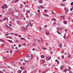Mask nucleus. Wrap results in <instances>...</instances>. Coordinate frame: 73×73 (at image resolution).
Instances as JSON below:
<instances>
[{"mask_svg":"<svg viewBox=\"0 0 73 73\" xmlns=\"http://www.w3.org/2000/svg\"><path fill=\"white\" fill-rule=\"evenodd\" d=\"M8 7V6H7V5L6 4H4L1 7L3 9H5V8H7Z\"/></svg>","mask_w":73,"mask_h":73,"instance_id":"f257e3e1","label":"nucleus"},{"mask_svg":"<svg viewBox=\"0 0 73 73\" xmlns=\"http://www.w3.org/2000/svg\"><path fill=\"white\" fill-rule=\"evenodd\" d=\"M61 17V19H63V20H65V15H62L60 16Z\"/></svg>","mask_w":73,"mask_h":73,"instance_id":"f03ea898","label":"nucleus"},{"mask_svg":"<svg viewBox=\"0 0 73 73\" xmlns=\"http://www.w3.org/2000/svg\"><path fill=\"white\" fill-rule=\"evenodd\" d=\"M38 9H40V8H44V6H43L42 5H41L40 7H38Z\"/></svg>","mask_w":73,"mask_h":73,"instance_id":"7ed1b4c3","label":"nucleus"},{"mask_svg":"<svg viewBox=\"0 0 73 73\" xmlns=\"http://www.w3.org/2000/svg\"><path fill=\"white\" fill-rule=\"evenodd\" d=\"M21 28L23 31H25V30H27V28H25V27H22Z\"/></svg>","mask_w":73,"mask_h":73,"instance_id":"20e7f679","label":"nucleus"},{"mask_svg":"<svg viewBox=\"0 0 73 73\" xmlns=\"http://www.w3.org/2000/svg\"><path fill=\"white\" fill-rule=\"evenodd\" d=\"M64 66L62 65H61L60 68L61 70H63V69H64Z\"/></svg>","mask_w":73,"mask_h":73,"instance_id":"39448f33","label":"nucleus"},{"mask_svg":"<svg viewBox=\"0 0 73 73\" xmlns=\"http://www.w3.org/2000/svg\"><path fill=\"white\" fill-rule=\"evenodd\" d=\"M47 57V58H46V60H48V61H49V60H50L51 58V57Z\"/></svg>","mask_w":73,"mask_h":73,"instance_id":"423d86ee","label":"nucleus"},{"mask_svg":"<svg viewBox=\"0 0 73 73\" xmlns=\"http://www.w3.org/2000/svg\"><path fill=\"white\" fill-rule=\"evenodd\" d=\"M64 9L65 10V11H66L67 12H69V9H68L66 8V9Z\"/></svg>","mask_w":73,"mask_h":73,"instance_id":"0eeeda50","label":"nucleus"},{"mask_svg":"<svg viewBox=\"0 0 73 73\" xmlns=\"http://www.w3.org/2000/svg\"><path fill=\"white\" fill-rule=\"evenodd\" d=\"M62 43H61L60 45H59V46L60 48H62Z\"/></svg>","mask_w":73,"mask_h":73,"instance_id":"6e6552de","label":"nucleus"},{"mask_svg":"<svg viewBox=\"0 0 73 73\" xmlns=\"http://www.w3.org/2000/svg\"><path fill=\"white\" fill-rule=\"evenodd\" d=\"M42 49H43V50H46V49H47V48H44V47L42 46Z\"/></svg>","mask_w":73,"mask_h":73,"instance_id":"1a4fd4ad","label":"nucleus"},{"mask_svg":"<svg viewBox=\"0 0 73 73\" xmlns=\"http://www.w3.org/2000/svg\"><path fill=\"white\" fill-rule=\"evenodd\" d=\"M60 6H65V4L62 3L60 4Z\"/></svg>","mask_w":73,"mask_h":73,"instance_id":"9d476101","label":"nucleus"},{"mask_svg":"<svg viewBox=\"0 0 73 73\" xmlns=\"http://www.w3.org/2000/svg\"><path fill=\"white\" fill-rule=\"evenodd\" d=\"M39 2L40 3H42V0H39Z\"/></svg>","mask_w":73,"mask_h":73,"instance_id":"9b49d317","label":"nucleus"},{"mask_svg":"<svg viewBox=\"0 0 73 73\" xmlns=\"http://www.w3.org/2000/svg\"><path fill=\"white\" fill-rule=\"evenodd\" d=\"M21 72H22V70H18L19 73H21Z\"/></svg>","mask_w":73,"mask_h":73,"instance_id":"f8f14e48","label":"nucleus"},{"mask_svg":"<svg viewBox=\"0 0 73 73\" xmlns=\"http://www.w3.org/2000/svg\"><path fill=\"white\" fill-rule=\"evenodd\" d=\"M64 50H62L61 51V53L62 54H63V53H64Z\"/></svg>","mask_w":73,"mask_h":73,"instance_id":"ddd939ff","label":"nucleus"},{"mask_svg":"<svg viewBox=\"0 0 73 73\" xmlns=\"http://www.w3.org/2000/svg\"><path fill=\"white\" fill-rule=\"evenodd\" d=\"M48 11V10L47 9H45L44 10V12H45L46 13H47V11Z\"/></svg>","mask_w":73,"mask_h":73,"instance_id":"4468645a","label":"nucleus"},{"mask_svg":"<svg viewBox=\"0 0 73 73\" xmlns=\"http://www.w3.org/2000/svg\"><path fill=\"white\" fill-rule=\"evenodd\" d=\"M68 68H69V69L68 70V71H70V70H71V68L70 67H69Z\"/></svg>","mask_w":73,"mask_h":73,"instance_id":"2eb2a0df","label":"nucleus"},{"mask_svg":"<svg viewBox=\"0 0 73 73\" xmlns=\"http://www.w3.org/2000/svg\"><path fill=\"white\" fill-rule=\"evenodd\" d=\"M41 57V58H44L45 57V56H44L43 55H42Z\"/></svg>","mask_w":73,"mask_h":73,"instance_id":"dca6fc26","label":"nucleus"},{"mask_svg":"<svg viewBox=\"0 0 73 73\" xmlns=\"http://www.w3.org/2000/svg\"><path fill=\"white\" fill-rule=\"evenodd\" d=\"M29 24H30V26H31V27H32L33 25H32V23H31V21H30V23Z\"/></svg>","mask_w":73,"mask_h":73,"instance_id":"f3484780","label":"nucleus"},{"mask_svg":"<svg viewBox=\"0 0 73 73\" xmlns=\"http://www.w3.org/2000/svg\"><path fill=\"white\" fill-rule=\"evenodd\" d=\"M5 59H6L7 60H8V59H9V58L8 57H7L6 58H4Z\"/></svg>","mask_w":73,"mask_h":73,"instance_id":"a211bd4d","label":"nucleus"},{"mask_svg":"<svg viewBox=\"0 0 73 73\" xmlns=\"http://www.w3.org/2000/svg\"><path fill=\"white\" fill-rule=\"evenodd\" d=\"M64 24H67V22L66 21H64Z\"/></svg>","mask_w":73,"mask_h":73,"instance_id":"6ab92c4d","label":"nucleus"},{"mask_svg":"<svg viewBox=\"0 0 73 73\" xmlns=\"http://www.w3.org/2000/svg\"><path fill=\"white\" fill-rule=\"evenodd\" d=\"M67 68H66L65 70H64L63 71L64 72H65V73H66V71L67 70Z\"/></svg>","mask_w":73,"mask_h":73,"instance_id":"aec40b11","label":"nucleus"},{"mask_svg":"<svg viewBox=\"0 0 73 73\" xmlns=\"http://www.w3.org/2000/svg\"><path fill=\"white\" fill-rule=\"evenodd\" d=\"M57 32L58 34H59V35H60V34H61V33H60V32H59V31H58H58H57Z\"/></svg>","mask_w":73,"mask_h":73,"instance_id":"412c9836","label":"nucleus"},{"mask_svg":"<svg viewBox=\"0 0 73 73\" xmlns=\"http://www.w3.org/2000/svg\"><path fill=\"white\" fill-rule=\"evenodd\" d=\"M32 45L33 46H36V44L35 43H34Z\"/></svg>","mask_w":73,"mask_h":73,"instance_id":"4be33fe9","label":"nucleus"},{"mask_svg":"<svg viewBox=\"0 0 73 73\" xmlns=\"http://www.w3.org/2000/svg\"><path fill=\"white\" fill-rule=\"evenodd\" d=\"M21 40H25V39L23 38H21Z\"/></svg>","mask_w":73,"mask_h":73,"instance_id":"5701e85b","label":"nucleus"},{"mask_svg":"<svg viewBox=\"0 0 73 73\" xmlns=\"http://www.w3.org/2000/svg\"><path fill=\"white\" fill-rule=\"evenodd\" d=\"M46 33L47 35H50V34H49L48 33L46 32Z\"/></svg>","mask_w":73,"mask_h":73,"instance_id":"b1692460","label":"nucleus"},{"mask_svg":"<svg viewBox=\"0 0 73 73\" xmlns=\"http://www.w3.org/2000/svg\"><path fill=\"white\" fill-rule=\"evenodd\" d=\"M8 35H9V34H8V33H6L5 35V36H8Z\"/></svg>","mask_w":73,"mask_h":73,"instance_id":"393cba45","label":"nucleus"},{"mask_svg":"<svg viewBox=\"0 0 73 73\" xmlns=\"http://www.w3.org/2000/svg\"><path fill=\"white\" fill-rule=\"evenodd\" d=\"M31 58L32 59L33 57V54H31Z\"/></svg>","mask_w":73,"mask_h":73,"instance_id":"a878e982","label":"nucleus"},{"mask_svg":"<svg viewBox=\"0 0 73 73\" xmlns=\"http://www.w3.org/2000/svg\"><path fill=\"white\" fill-rule=\"evenodd\" d=\"M23 14H21L20 15V16L21 17H23Z\"/></svg>","mask_w":73,"mask_h":73,"instance_id":"bb28decb","label":"nucleus"},{"mask_svg":"<svg viewBox=\"0 0 73 73\" xmlns=\"http://www.w3.org/2000/svg\"><path fill=\"white\" fill-rule=\"evenodd\" d=\"M27 13H30V11H29V10H27Z\"/></svg>","mask_w":73,"mask_h":73,"instance_id":"cd10ccee","label":"nucleus"},{"mask_svg":"<svg viewBox=\"0 0 73 73\" xmlns=\"http://www.w3.org/2000/svg\"><path fill=\"white\" fill-rule=\"evenodd\" d=\"M22 45H23L24 46H26V44L25 43H23L22 44Z\"/></svg>","mask_w":73,"mask_h":73,"instance_id":"c85d7f7f","label":"nucleus"},{"mask_svg":"<svg viewBox=\"0 0 73 73\" xmlns=\"http://www.w3.org/2000/svg\"><path fill=\"white\" fill-rule=\"evenodd\" d=\"M25 62H29V61H26L25 60Z\"/></svg>","mask_w":73,"mask_h":73,"instance_id":"c756f323","label":"nucleus"},{"mask_svg":"<svg viewBox=\"0 0 73 73\" xmlns=\"http://www.w3.org/2000/svg\"><path fill=\"white\" fill-rule=\"evenodd\" d=\"M20 6H21V8H23V5H21Z\"/></svg>","mask_w":73,"mask_h":73,"instance_id":"7c9ffc66","label":"nucleus"},{"mask_svg":"<svg viewBox=\"0 0 73 73\" xmlns=\"http://www.w3.org/2000/svg\"><path fill=\"white\" fill-rule=\"evenodd\" d=\"M45 63V60H42V64H44Z\"/></svg>","mask_w":73,"mask_h":73,"instance_id":"2f4dec72","label":"nucleus"},{"mask_svg":"<svg viewBox=\"0 0 73 73\" xmlns=\"http://www.w3.org/2000/svg\"><path fill=\"white\" fill-rule=\"evenodd\" d=\"M39 28L40 30V31H42V28L40 27H39Z\"/></svg>","mask_w":73,"mask_h":73,"instance_id":"473e14b6","label":"nucleus"},{"mask_svg":"<svg viewBox=\"0 0 73 73\" xmlns=\"http://www.w3.org/2000/svg\"><path fill=\"white\" fill-rule=\"evenodd\" d=\"M63 38H65V40H66V38H65V34H64V36L63 37Z\"/></svg>","mask_w":73,"mask_h":73,"instance_id":"72a5a7b5","label":"nucleus"},{"mask_svg":"<svg viewBox=\"0 0 73 73\" xmlns=\"http://www.w3.org/2000/svg\"><path fill=\"white\" fill-rule=\"evenodd\" d=\"M1 41H2V42H5V41H4V40H3L2 39H1Z\"/></svg>","mask_w":73,"mask_h":73,"instance_id":"f704fd0d","label":"nucleus"},{"mask_svg":"<svg viewBox=\"0 0 73 73\" xmlns=\"http://www.w3.org/2000/svg\"><path fill=\"white\" fill-rule=\"evenodd\" d=\"M21 44H20L18 46V47L19 48L20 47H21Z\"/></svg>","mask_w":73,"mask_h":73,"instance_id":"c9c22d12","label":"nucleus"},{"mask_svg":"<svg viewBox=\"0 0 73 73\" xmlns=\"http://www.w3.org/2000/svg\"><path fill=\"white\" fill-rule=\"evenodd\" d=\"M48 70H46V71H45V72H42V73H46V72H47V71H48Z\"/></svg>","mask_w":73,"mask_h":73,"instance_id":"e433bc0d","label":"nucleus"},{"mask_svg":"<svg viewBox=\"0 0 73 73\" xmlns=\"http://www.w3.org/2000/svg\"><path fill=\"white\" fill-rule=\"evenodd\" d=\"M68 57H70V58L72 57V56L70 55L68 56Z\"/></svg>","mask_w":73,"mask_h":73,"instance_id":"4c0bfd02","label":"nucleus"},{"mask_svg":"<svg viewBox=\"0 0 73 73\" xmlns=\"http://www.w3.org/2000/svg\"><path fill=\"white\" fill-rule=\"evenodd\" d=\"M9 14L11 15V14H12V12L11 11H10L9 13Z\"/></svg>","mask_w":73,"mask_h":73,"instance_id":"58836bf2","label":"nucleus"},{"mask_svg":"<svg viewBox=\"0 0 73 73\" xmlns=\"http://www.w3.org/2000/svg\"><path fill=\"white\" fill-rule=\"evenodd\" d=\"M17 1H18V0H15V1H14V2L15 3H16Z\"/></svg>","mask_w":73,"mask_h":73,"instance_id":"ea45409f","label":"nucleus"},{"mask_svg":"<svg viewBox=\"0 0 73 73\" xmlns=\"http://www.w3.org/2000/svg\"><path fill=\"white\" fill-rule=\"evenodd\" d=\"M27 71L25 70L23 73H26Z\"/></svg>","mask_w":73,"mask_h":73,"instance_id":"a19ab883","label":"nucleus"},{"mask_svg":"<svg viewBox=\"0 0 73 73\" xmlns=\"http://www.w3.org/2000/svg\"><path fill=\"white\" fill-rule=\"evenodd\" d=\"M26 57H29V55H26Z\"/></svg>","mask_w":73,"mask_h":73,"instance_id":"79ce46f5","label":"nucleus"},{"mask_svg":"<svg viewBox=\"0 0 73 73\" xmlns=\"http://www.w3.org/2000/svg\"><path fill=\"white\" fill-rule=\"evenodd\" d=\"M7 19H8V18H6L5 19L3 20V21H5V20H7Z\"/></svg>","mask_w":73,"mask_h":73,"instance_id":"37998d69","label":"nucleus"},{"mask_svg":"<svg viewBox=\"0 0 73 73\" xmlns=\"http://www.w3.org/2000/svg\"><path fill=\"white\" fill-rule=\"evenodd\" d=\"M7 66V68H11V67L9 66Z\"/></svg>","mask_w":73,"mask_h":73,"instance_id":"c03bdc74","label":"nucleus"},{"mask_svg":"<svg viewBox=\"0 0 73 73\" xmlns=\"http://www.w3.org/2000/svg\"><path fill=\"white\" fill-rule=\"evenodd\" d=\"M44 16H48V15L46 14V15H45V14H44Z\"/></svg>","mask_w":73,"mask_h":73,"instance_id":"a18cd8bd","label":"nucleus"},{"mask_svg":"<svg viewBox=\"0 0 73 73\" xmlns=\"http://www.w3.org/2000/svg\"><path fill=\"white\" fill-rule=\"evenodd\" d=\"M9 26H10V27H11L12 26V25H11V24H9Z\"/></svg>","mask_w":73,"mask_h":73,"instance_id":"49530a36","label":"nucleus"},{"mask_svg":"<svg viewBox=\"0 0 73 73\" xmlns=\"http://www.w3.org/2000/svg\"><path fill=\"white\" fill-rule=\"evenodd\" d=\"M56 22H54L53 23V25H56Z\"/></svg>","mask_w":73,"mask_h":73,"instance_id":"de8ad7c7","label":"nucleus"},{"mask_svg":"<svg viewBox=\"0 0 73 73\" xmlns=\"http://www.w3.org/2000/svg\"><path fill=\"white\" fill-rule=\"evenodd\" d=\"M62 58H64V56H62Z\"/></svg>","mask_w":73,"mask_h":73,"instance_id":"09e8293b","label":"nucleus"},{"mask_svg":"<svg viewBox=\"0 0 73 73\" xmlns=\"http://www.w3.org/2000/svg\"><path fill=\"white\" fill-rule=\"evenodd\" d=\"M65 14H67V13H68L67 11H65Z\"/></svg>","mask_w":73,"mask_h":73,"instance_id":"8fccbe9b","label":"nucleus"},{"mask_svg":"<svg viewBox=\"0 0 73 73\" xmlns=\"http://www.w3.org/2000/svg\"><path fill=\"white\" fill-rule=\"evenodd\" d=\"M57 29H58V30L59 29V31H60V30H61V29H60L59 28H57Z\"/></svg>","mask_w":73,"mask_h":73,"instance_id":"3c124183","label":"nucleus"},{"mask_svg":"<svg viewBox=\"0 0 73 73\" xmlns=\"http://www.w3.org/2000/svg\"><path fill=\"white\" fill-rule=\"evenodd\" d=\"M71 5H73V2H72L71 3Z\"/></svg>","mask_w":73,"mask_h":73,"instance_id":"603ef678","label":"nucleus"},{"mask_svg":"<svg viewBox=\"0 0 73 73\" xmlns=\"http://www.w3.org/2000/svg\"><path fill=\"white\" fill-rule=\"evenodd\" d=\"M9 41H10V42H12V40H9Z\"/></svg>","mask_w":73,"mask_h":73,"instance_id":"864d4df0","label":"nucleus"},{"mask_svg":"<svg viewBox=\"0 0 73 73\" xmlns=\"http://www.w3.org/2000/svg\"><path fill=\"white\" fill-rule=\"evenodd\" d=\"M26 27L27 28H28V27H29V25H27L26 26Z\"/></svg>","mask_w":73,"mask_h":73,"instance_id":"5fc2aeb1","label":"nucleus"},{"mask_svg":"<svg viewBox=\"0 0 73 73\" xmlns=\"http://www.w3.org/2000/svg\"><path fill=\"white\" fill-rule=\"evenodd\" d=\"M6 27H7V28H9V27L8 26V25H6Z\"/></svg>","mask_w":73,"mask_h":73,"instance_id":"6e6d98bb","label":"nucleus"},{"mask_svg":"<svg viewBox=\"0 0 73 73\" xmlns=\"http://www.w3.org/2000/svg\"><path fill=\"white\" fill-rule=\"evenodd\" d=\"M64 54H65V55H66V54H67V53H66V52H65L64 53Z\"/></svg>","mask_w":73,"mask_h":73,"instance_id":"4d7b16f0","label":"nucleus"},{"mask_svg":"<svg viewBox=\"0 0 73 73\" xmlns=\"http://www.w3.org/2000/svg\"><path fill=\"white\" fill-rule=\"evenodd\" d=\"M21 69H23V67H20Z\"/></svg>","mask_w":73,"mask_h":73,"instance_id":"13d9d810","label":"nucleus"},{"mask_svg":"<svg viewBox=\"0 0 73 73\" xmlns=\"http://www.w3.org/2000/svg\"><path fill=\"white\" fill-rule=\"evenodd\" d=\"M9 23H10L11 24H12V22L11 21H10Z\"/></svg>","mask_w":73,"mask_h":73,"instance_id":"bf43d9fd","label":"nucleus"},{"mask_svg":"<svg viewBox=\"0 0 73 73\" xmlns=\"http://www.w3.org/2000/svg\"><path fill=\"white\" fill-rule=\"evenodd\" d=\"M26 7H27V8H28V7H29V6H28V5H26Z\"/></svg>","mask_w":73,"mask_h":73,"instance_id":"052dcab7","label":"nucleus"},{"mask_svg":"<svg viewBox=\"0 0 73 73\" xmlns=\"http://www.w3.org/2000/svg\"><path fill=\"white\" fill-rule=\"evenodd\" d=\"M21 61H23V59H21Z\"/></svg>","mask_w":73,"mask_h":73,"instance_id":"680f3d73","label":"nucleus"},{"mask_svg":"<svg viewBox=\"0 0 73 73\" xmlns=\"http://www.w3.org/2000/svg\"><path fill=\"white\" fill-rule=\"evenodd\" d=\"M45 28H46L47 27V25H46L44 26Z\"/></svg>","mask_w":73,"mask_h":73,"instance_id":"e2e57ef3","label":"nucleus"},{"mask_svg":"<svg viewBox=\"0 0 73 73\" xmlns=\"http://www.w3.org/2000/svg\"><path fill=\"white\" fill-rule=\"evenodd\" d=\"M13 52V51L12 50H11L10 51V53H12Z\"/></svg>","mask_w":73,"mask_h":73,"instance_id":"0e129e2a","label":"nucleus"},{"mask_svg":"<svg viewBox=\"0 0 73 73\" xmlns=\"http://www.w3.org/2000/svg\"><path fill=\"white\" fill-rule=\"evenodd\" d=\"M33 50H35V48H33Z\"/></svg>","mask_w":73,"mask_h":73,"instance_id":"69168bd1","label":"nucleus"},{"mask_svg":"<svg viewBox=\"0 0 73 73\" xmlns=\"http://www.w3.org/2000/svg\"><path fill=\"white\" fill-rule=\"evenodd\" d=\"M38 16L39 17H41V15H38Z\"/></svg>","mask_w":73,"mask_h":73,"instance_id":"338daca9","label":"nucleus"},{"mask_svg":"<svg viewBox=\"0 0 73 73\" xmlns=\"http://www.w3.org/2000/svg\"><path fill=\"white\" fill-rule=\"evenodd\" d=\"M0 73H3V72L0 71Z\"/></svg>","mask_w":73,"mask_h":73,"instance_id":"774afa93","label":"nucleus"}]
</instances>
